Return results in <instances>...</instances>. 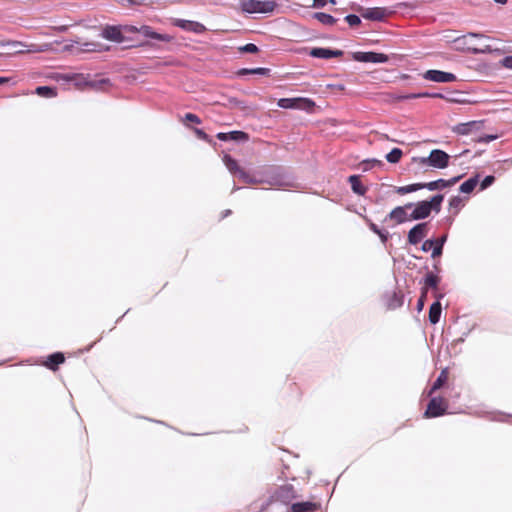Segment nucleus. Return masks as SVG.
<instances>
[{
	"instance_id": "1",
	"label": "nucleus",
	"mask_w": 512,
	"mask_h": 512,
	"mask_svg": "<svg viewBox=\"0 0 512 512\" xmlns=\"http://www.w3.org/2000/svg\"><path fill=\"white\" fill-rule=\"evenodd\" d=\"M443 195L438 194L433 196L430 200H423L419 201L417 203H413L412 206V220H422L431 214L432 210H435L436 213H438L441 209V204L443 202Z\"/></svg>"
},
{
	"instance_id": "2",
	"label": "nucleus",
	"mask_w": 512,
	"mask_h": 512,
	"mask_svg": "<svg viewBox=\"0 0 512 512\" xmlns=\"http://www.w3.org/2000/svg\"><path fill=\"white\" fill-rule=\"evenodd\" d=\"M239 6L247 14H269L276 8L274 0H239Z\"/></svg>"
},
{
	"instance_id": "3",
	"label": "nucleus",
	"mask_w": 512,
	"mask_h": 512,
	"mask_svg": "<svg viewBox=\"0 0 512 512\" xmlns=\"http://www.w3.org/2000/svg\"><path fill=\"white\" fill-rule=\"evenodd\" d=\"M223 162L226 168L233 174H237L239 178L247 184H258L262 183L263 180L256 179L253 176H250L246 171H244L237 163L235 159H233L230 155H224Z\"/></svg>"
},
{
	"instance_id": "4",
	"label": "nucleus",
	"mask_w": 512,
	"mask_h": 512,
	"mask_svg": "<svg viewBox=\"0 0 512 512\" xmlns=\"http://www.w3.org/2000/svg\"><path fill=\"white\" fill-rule=\"evenodd\" d=\"M449 155L439 149L432 150L428 157H422L419 162L422 165H429L433 168L444 169L448 166Z\"/></svg>"
},
{
	"instance_id": "5",
	"label": "nucleus",
	"mask_w": 512,
	"mask_h": 512,
	"mask_svg": "<svg viewBox=\"0 0 512 512\" xmlns=\"http://www.w3.org/2000/svg\"><path fill=\"white\" fill-rule=\"evenodd\" d=\"M278 106L283 109H299L310 111L315 103L309 98H282L278 100Z\"/></svg>"
},
{
	"instance_id": "6",
	"label": "nucleus",
	"mask_w": 512,
	"mask_h": 512,
	"mask_svg": "<svg viewBox=\"0 0 512 512\" xmlns=\"http://www.w3.org/2000/svg\"><path fill=\"white\" fill-rule=\"evenodd\" d=\"M75 87L77 88H85L90 87L95 90H103L109 85V80L106 78L101 79H88L87 77L83 75H75L72 78Z\"/></svg>"
},
{
	"instance_id": "7",
	"label": "nucleus",
	"mask_w": 512,
	"mask_h": 512,
	"mask_svg": "<svg viewBox=\"0 0 512 512\" xmlns=\"http://www.w3.org/2000/svg\"><path fill=\"white\" fill-rule=\"evenodd\" d=\"M413 203H408L403 206H397L391 210L388 214L387 219L394 222L395 224H402L408 221H413L411 213H408V210L411 209Z\"/></svg>"
},
{
	"instance_id": "8",
	"label": "nucleus",
	"mask_w": 512,
	"mask_h": 512,
	"mask_svg": "<svg viewBox=\"0 0 512 512\" xmlns=\"http://www.w3.org/2000/svg\"><path fill=\"white\" fill-rule=\"evenodd\" d=\"M447 407V402L443 398L434 397L430 400L424 416L426 418L441 416L446 412Z\"/></svg>"
},
{
	"instance_id": "9",
	"label": "nucleus",
	"mask_w": 512,
	"mask_h": 512,
	"mask_svg": "<svg viewBox=\"0 0 512 512\" xmlns=\"http://www.w3.org/2000/svg\"><path fill=\"white\" fill-rule=\"evenodd\" d=\"M0 47H7L10 50V53L13 54H22V53H33L38 52L37 46L34 44L27 45L20 41H1Z\"/></svg>"
},
{
	"instance_id": "10",
	"label": "nucleus",
	"mask_w": 512,
	"mask_h": 512,
	"mask_svg": "<svg viewBox=\"0 0 512 512\" xmlns=\"http://www.w3.org/2000/svg\"><path fill=\"white\" fill-rule=\"evenodd\" d=\"M423 78L437 83H450L457 79L453 73L440 70H428L423 74Z\"/></svg>"
},
{
	"instance_id": "11",
	"label": "nucleus",
	"mask_w": 512,
	"mask_h": 512,
	"mask_svg": "<svg viewBox=\"0 0 512 512\" xmlns=\"http://www.w3.org/2000/svg\"><path fill=\"white\" fill-rule=\"evenodd\" d=\"M353 58L364 63H385L388 61L387 55L375 52H356Z\"/></svg>"
},
{
	"instance_id": "12",
	"label": "nucleus",
	"mask_w": 512,
	"mask_h": 512,
	"mask_svg": "<svg viewBox=\"0 0 512 512\" xmlns=\"http://www.w3.org/2000/svg\"><path fill=\"white\" fill-rule=\"evenodd\" d=\"M173 25L195 34H201L205 31V27L203 24L191 21V20H185V19H174Z\"/></svg>"
},
{
	"instance_id": "13",
	"label": "nucleus",
	"mask_w": 512,
	"mask_h": 512,
	"mask_svg": "<svg viewBox=\"0 0 512 512\" xmlns=\"http://www.w3.org/2000/svg\"><path fill=\"white\" fill-rule=\"evenodd\" d=\"M428 233L426 223H419L415 225L408 233V241L412 245L418 244Z\"/></svg>"
},
{
	"instance_id": "14",
	"label": "nucleus",
	"mask_w": 512,
	"mask_h": 512,
	"mask_svg": "<svg viewBox=\"0 0 512 512\" xmlns=\"http://www.w3.org/2000/svg\"><path fill=\"white\" fill-rule=\"evenodd\" d=\"M138 33L145 38L155 39L158 41L169 42L171 37L166 34H160L155 32L150 26L142 25L138 29Z\"/></svg>"
},
{
	"instance_id": "15",
	"label": "nucleus",
	"mask_w": 512,
	"mask_h": 512,
	"mask_svg": "<svg viewBox=\"0 0 512 512\" xmlns=\"http://www.w3.org/2000/svg\"><path fill=\"white\" fill-rule=\"evenodd\" d=\"M309 54H310V56L315 57V58L330 59V58L341 56L342 51L331 50L328 48H313Z\"/></svg>"
},
{
	"instance_id": "16",
	"label": "nucleus",
	"mask_w": 512,
	"mask_h": 512,
	"mask_svg": "<svg viewBox=\"0 0 512 512\" xmlns=\"http://www.w3.org/2000/svg\"><path fill=\"white\" fill-rule=\"evenodd\" d=\"M459 179H460V177H455V178H453L451 180L439 179V180L428 182V183H422V186H423V189L426 188V189H428L430 191H434V190H439V189H443L445 187L452 186Z\"/></svg>"
},
{
	"instance_id": "17",
	"label": "nucleus",
	"mask_w": 512,
	"mask_h": 512,
	"mask_svg": "<svg viewBox=\"0 0 512 512\" xmlns=\"http://www.w3.org/2000/svg\"><path fill=\"white\" fill-rule=\"evenodd\" d=\"M481 126V122L471 121L467 123H461L454 127L453 131L460 135H468L474 129H478Z\"/></svg>"
},
{
	"instance_id": "18",
	"label": "nucleus",
	"mask_w": 512,
	"mask_h": 512,
	"mask_svg": "<svg viewBox=\"0 0 512 512\" xmlns=\"http://www.w3.org/2000/svg\"><path fill=\"white\" fill-rule=\"evenodd\" d=\"M217 138L222 141H245L248 137L246 133L242 131H232L229 133H218Z\"/></svg>"
},
{
	"instance_id": "19",
	"label": "nucleus",
	"mask_w": 512,
	"mask_h": 512,
	"mask_svg": "<svg viewBox=\"0 0 512 512\" xmlns=\"http://www.w3.org/2000/svg\"><path fill=\"white\" fill-rule=\"evenodd\" d=\"M317 509V505L313 502H299L291 506L292 512H313Z\"/></svg>"
},
{
	"instance_id": "20",
	"label": "nucleus",
	"mask_w": 512,
	"mask_h": 512,
	"mask_svg": "<svg viewBox=\"0 0 512 512\" xmlns=\"http://www.w3.org/2000/svg\"><path fill=\"white\" fill-rule=\"evenodd\" d=\"M65 360L64 355L62 353H54L47 358V361L44 363L46 367L52 370H56L57 366L63 363Z\"/></svg>"
},
{
	"instance_id": "21",
	"label": "nucleus",
	"mask_w": 512,
	"mask_h": 512,
	"mask_svg": "<svg viewBox=\"0 0 512 512\" xmlns=\"http://www.w3.org/2000/svg\"><path fill=\"white\" fill-rule=\"evenodd\" d=\"M442 307L439 301L434 302L429 309V320L432 324H436L440 320Z\"/></svg>"
},
{
	"instance_id": "22",
	"label": "nucleus",
	"mask_w": 512,
	"mask_h": 512,
	"mask_svg": "<svg viewBox=\"0 0 512 512\" xmlns=\"http://www.w3.org/2000/svg\"><path fill=\"white\" fill-rule=\"evenodd\" d=\"M104 38L112 41L120 42L122 40V33L121 30L117 27H107L103 31Z\"/></svg>"
},
{
	"instance_id": "23",
	"label": "nucleus",
	"mask_w": 512,
	"mask_h": 512,
	"mask_svg": "<svg viewBox=\"0 0 512 512\" xmlns=\"http://www.w3.org/2000/svg\"><path fill=\"white\" fill-rule=\"evenodd\" d=\"M423 189L422 183H414L406 186L395 188V192L399 195H405Z\"/></svg>"
},
{
	"instance_id": "24",
	"label": "nucleus",
	"mask_w": 512,
	"mask_h": 512,
	"mask_svg": "<svg viewBox=\"0 0 512 512\" xmlns=\"http://www.w3.org/2000/svg\"><path fill=\"white\" fill-rule=\"evenodd\" d=\"M362 16L365 18V19H370V20H381L384 16V12L382 9L380 8H372V9H368L366 10Z\"/></svg>"
},
{
	"instance_id": "25",
	"label": "nucleus",
	"mask_w": 512,
	"mask_h": 512,
	"mask_svg": "<svg viewBox=\"0 0 512 512\" xmlns=\"http://www.w3.org/2000/svg\"><path fill=\"white\" fill-rule=\"evenodd\" d=\"M478 184V176L472 177L460 185V191L462 193H470L474 190Z\"/></svg>"
},
{
	"instance_id": "26",
	"label": "nucleus",
	"mask_w": 512,
	"mask_h": 512,
	"mask_svg": "<svg viewBox=\"0 0 512 512\" xmlns=\"http://www.w3.org/2000/svg\"><path fill=\"white\" fill-rule=\"evenodd\" d=\"M349 182L351 184L352 190L359 194L363 195L365 193V188L359 181V178L355 175L349 177Z\"/></svg>"
},
{
	"instance_id": "27",
	"label": "nucleus",
	"mask_w": 512,
	"mask_h": 512,
	"mask_svg": "<svg viewBox=\"0 0 512 512\" xmlns=\"http://www.w3.org/2000/svg\"><path fill=\"white\" fill-rule=\"evenodd\" d=\"M447 378H448V372H447L446 369H444V370L441 371V373L438 376L437 380L435 381V383L433 384L432 388L430 389L429 395H431L434 391L439 389L447 381Z\"/></svg>"
},
{
	"instance_id": "28",
	"label": "nucleus",
	"mask_w": 512,
	"mask_h": 512,
	"mask_svg": "<svg viewBox=\"0 0 512 512\" xmlns=\"http://www.w3.org/2000/svg\"><path fill=\"white\" fill-rule=\"evenodd\" d=\"M295 497L292 486L286 485L283 486L279 492V498L283 501H288Z\"/></svg>"
},
{
	"instance_id": "29",
	"label": "nucleus",
	"mask_w": 512,
	"mask_h": 512,
	"mask_svg": "<svg viewBox=\"0 0 512 512\" xmlns=\"http://www.w3.org/2000/svg\"><path fill=\"white\" fill-rule=\"evenodd\" d=\"M268 73H269V69L262 68V67L253 68V69L244 68L238 72L239 75H245V74L267 75Z\"/></svg>"
},
{
	"instance_id": "30",
	"label": "nucleus",
	"mask_w": 512,
	"mask_h": 512,
	"mask_svg": "<svg viewBox=\"0 0 512 512\" xmlns=\"http://www.w3.org/2000/svg\"><path fill=\"white\" fill-rule=\"evenodd\" d=\"M402 154L403 153L399 148H394L386 155V159L390 163H398L402 157Z\"/></svg>"
},
{
	"instance_id": "31",
	"label": "nucleus",
	"mask_w": 512,
	"mask_h": 512,
	"mask_svg": "<svg viewBox=\"0 0 512 512\" xmlns=\"http://www.w3.org/2000/svg\"><path fill=\"white\" fill-rule=\"evenodd\" d=\"M314 18L325 25H332L335 22V19L331 15L322 12L315 13Z\"/></svg>"
},
{
	"instance_id": "32",
	"label": "nucleus",
	"mask_w": 512,
	"mask_h": 512,
	"mask_svg": "<svg viewBox=\"0 0 512 512\" xmlns=\"http://www.w3.org/2000/svg\"><path fill=\"white\" fill-rule=\"evenodd\" d=\"M36 93L43 97H54L56 95L53 88L48 86H40L36 89Z\"/></svg>"
},
{
	"instance_id": "33",
	"label": "nucleus",
	"mask_w": 512,
	"mask_h": 512,
	"mask_svg": "<svg viewBox=\"0 0 512 512\" xmlns=\"http://www.w3.org/2000/svg\"><path fill=\"white\" fill-rule=\"evenodd\" d=\"M449 206L451 209H455V213H458L459 210L461 209L462 207V200L460 197H453L450 202H449Z\"/></svg>"
},
{
	"instance_id": "34",
	"label": "nucleus",
	"mask_w": 512,
	"mask_h": 512,
	"mask_svg": "<svg viewBox=\"0 0 512 512\" xmlns=\"http://www.w3.org/2000/svg\"><path fill=\"white\" fill-rule=\"evenodd\" d=\"M438 282H439L438 277L433 274H429L425 279L426 286H429L432 288H436L438 285Z\"/></svg>"
},
{
	"instance_id": "35",
	"label": "nucleus",
	"mask_w": 512,
	"mask_h": 512,
	"mask_svg": "<svg viewBox=\"0 0 512 512\" xmlns=\"http://www.w3.org/2000/svg\"><path fill=\"white\" fill-rule=\"evenodd\" d=\"M363 165V170H368L374 166H380L382 165V162L379 161V160H376V159H372V160H366L362 163Z\"/></svg>"
},
{
	"instance_id": "36",
	"label": "nucleus",
	"mask_w": 512,
	"mask_h": 512,
	"mask_svg": "<svg viewBox=\"0 0 512 512\" xmlns=\"http://www.w3.org/2000/svg\"><path fill=\"white\" fill-rule=\"evenodd\" d=\"M239 50L241 52H246V53H256V52H258V47L253 43H249V44H246V45L240 47Z\"/></svg>"
},
{
	"instance_id": "37",
	"label": "nucleus",
	"mask_w": 512,
	"mask_h": 512,
	"mask_svg": "<svg viewBox=\"0 0 512 512\" xmlns=\"http://www.w3.org/2000/svg\"><path fill=\"white\" fill-rule=\"evenodd\" d=\"M494 180H495L494 176H491V175L486 176L480 184L481 190H484V189L488 188L490 185H492Z\"/></svg>"
},
{
	"instance_id": "38",
	"label": "nucleus",
	"mask_w": 512,
	"mask_h": 512,
	"mask_svg": "<svg viewBox=\"0 0 512 512\" xmlns=\"http://www.w3.org/2000/svg\"><path fill=\"white\" fill-rule=\"evenodd\" d=\"M345 19L350 26H357L361 22L357 15H348Z\"/></svg>"
},
{
	"instance_id": "39",
	"label": "nucleus",
	"mask_w": 512,
	"mask_h": 512,
	"mask_svg": "<svg viewBox=\"0 0 512 512\" xmlns=\"http://www.w3.org/2000/svg\"><path fill=\"white\" fill-rule=\"evenodd\" d=\"M434 245H435L434 240H432V239H428V240L424 241V243L422 244L421 249H422L424 252H428L430 249H432V247H433Z\"/></svg>"
},
{
	"instance_id": "40",
	"label": "nucleus",
	"mask_w": 512,
	"mask_h": 512,
	"mask_svg": "<svg viewBox=\"0 0 512 512\" xmlns=\"http://www.w3.org/2000/svg\"><path fill=\"white\" fill-rule=\"evenodd\" d=\"M442 249L443 247L440 246V245H437L435 244L433 247H432V257L433 258H437V257H440L441 254H442Z\"/></svg>"
},
{
	"instance_id": "41",
	"label": "nucleus",
	"mask_w": 512,
	"mask_h": 512,
	"mask_svg": "<svg viewBox=\"0 0 512 512\" xmlns=\"http://www.w3.org/2000/svg\"><path fill=\"white\" fill-rule=\"evenodd\" d=\"M328 2L335 3L334 0H313V6L317 8L324 7Z\"/></svg>"
},
{
	"instance_id": "42",
	"label": "nucleus",
	"mask_w": 512,
	"mask_h": 512,
	"mask_svg": "<svg viewBox=\"0 0 512 512\" xmlns=\"http://www.w3.org/2000/svg\"><path fill=\"white\" fill-rule=\"evenodd\" d=\"M185 119L190 121V122H193V123H197V124L200 123V119L198 118V116L195 115V114H192V113H187L185 115Z\"/></svg>"
},
{
	"instance_id": "43",
	"label": "nucleus",
	"mask_w": 512,
	"mask_h": 512,
	"mask_svg": "<svg viewBox=\"0 0 512 512\" xmlns=\"http://www.w3.org/2000/svg\"><path fill=\"white\" fill-rule=\"evenodd\" d=\"M138 29H139V27L134 26V25H126L123 27V31L125 33H134V32L138 33Z\"/></svg>"
},
{
	"instance_id": "44",
	"label": "nucleus",
	"mask_w": 512,
	"mask_h": 512,
	"mask_svg": "<svg viewBox=\"0 0 512 512\" xmlns=\"http://www.w3.org/2000/svg\"><path fill=\"white\" fill-rule=\"evenodd\" d=\"M426 96H429L428 93H418V94H406L405 95V99H416V98H421V97H426Z\"/></svg>"
},
{
	"instance_id": "45",
	"label": "nucleus",
	"mask_w": 512,
	"mask_h": 512,
	"mask_svg": "<svg viewBox=\"0 0 512 512\" xmlns=\"http://www.w3.org/2000/svg\"><path fill=\"white\" fill-rule=\"evenodd\" d=\"M502 65L508 69H512V56L505 57L502 60Z\"/></svg>"
},
{
	"instance_id": "46",
	"label": "nucleus",
	"mask_w": 512,
	"mask_h": 512,
	"mask_svg": "<svg viewBox=\"0 0 512 512\" xmlns=\"http://www.w3.org/2000/svg\"><path fill=\"white\" fill-rule=\"evenodd\" d=\"M447 240V235H443L441 238L437 239L435 242V244L437 245H440L443 247L444 243L446 242Z\"/></svg>"
},
{
	"instance_id": "47",
	"label": "nucleus",
	"mask_w": 512,
	"mask_h": 512,
	"mask_svg": "<svg viewBox=\"0 0 512 512\" xmlns=\"http://www.w3.org/2000/svg\"><path fill=\"white\" fill-rule=\"evenodd\" d=\"M426 295V291H424L422 293V296L420 297L419 301H418V309L421 310L424 306V297Z\"/></svg>"
},
{
	"instance_id": "48",
	"label": "nucleus",
	"mask_w": 512,
	"mask_h": 512,
	"mask_svg": "<svg viewBox=\"0 0 512 512\" xmlns=\"http://www.w3.org/2000/svg\"><path fill=\"white\" fill-rule=\"evenodd\" d=\"M369 227H370V229H371L374 233H376V234H380V229H379V228L377 227V225H376V224H374L373 222H370V223H369Z\"/></svg>"
},
{
	"instance_id": "49",
	"label": "nucleus",
	"mask_w": 512,
	"mask_h": 512,
	"mask_svg": "<svg viewBox=\"0 0 512 512\" xmlns=\"http://www.w3.org/2000/svg\"><path fill=\"white\" fill-rule=\"evenodd\" d=\"M496 138H497V136H496V135H487V136H486V137H484L482 140H483L484 142H490V141L495 140Z\"/></svg>"
},
{
	"instance_id": "50",
	"label": "nucleus",
	"mask_w": 512,
	"mask_h": 512,
	"mask_svg": "<svg viewBox=\"0 0 512 512\" xmlns=\"http://www.w3.org/2000/svg\"><path fill=\"white\" fill-rule=\"evenodd\" d=\"M377 235L381 238L382 242H385L387 240V234L385 232L380 230V234Z\"/></svg>"
},
{
	"instance_id": "51",
	"label": "nucleus",
	"mask_w": 512,
	"mask_h": 512,
	"mask_svg": "<svg viewBox=\"0 0 512 512\" xmlns=\"http://www.w3.org/2000/svg\"><path fill=\"white\" fill-rule=\"evenodd\" d=\"M10 81V78L8 77H0V85L8 83Z\"/></svg>"
},
{
	"instance_id": "52",
	"label": "nucleus",
	"mask_w": 512,
	"mask_h": 512,
	"mask_svg": "<svg viewBox=\"0 0 512 512\" xmlns=\"http://www.w3.org/2000/svg\"><path fill=\"white\" fill-rule=\"evenodd\" d=\"M453 101H454V102H457V103H468V101L463 100V99H460V98L453 99Z\"/></svg>"
},
{
	"instance_id": "53",
	"label": "nucleus",
	"mask_w": 512,
	"mask_h": 512,
	"mask_svg": "<svg viewBox=\"0 0 512 512\" xmlns=\"http://www.w3.org/2000/svg\"><path fill=\"white\" fill-rule=\"evenodd\" d=\"M270 185H280V182L275 180V181H271L269 182Z\"/></svg>"
},
{
	"instance_id": "54",
	"label": "nucleus",
	"mask_w": 512,
	"mask_h": 512,
	"mask_svg": "<svg viewBox=\"0 0 512 512\" xmlns=\"http://www.w3.org/2000/svg\"><path fill=\"white\" fill-rule=\"evenodd\" d=\"M496 3L505 4L507 0H494Z\"/></svg>"
},
{
	"instance_id": "55",
	"label": "nucleus",
	"mask_w": 512,
	"mask_h": 512,
	"mask_svg": "<svg viewBox=\"0 0 512 512\" xmlns=\"http://www.w3.org/2000/svg\"><path fill=\"white\" fill-rule=\"evenodd\" d=\"M397 99H398V100H406V99H405V95H399V96H397Z\"/></svg>"
},
{
	"instance_id": "56",
	"label": "nucleus",
	"mask_w": 512,
	"mask_h": 512,
	"mask_svg": "<svg viewBox=\"0 0 512 512\" xmlns=\"http://www.w3.org/2000/svg\"><path fill=\"white\" fill-rule=\"evenodd\" d=\"M397 306H401V302H398L396 305H391V307L395 308Z\"/></svg>"
},
{
	"instance_id": "57",
	"label": "nucleus",
	"mask_w": 512,
	"mask_h": 512,
	"mask_svg": "<svg viewBox=\"0 0 512 512\" xmlns=\"http://www.w3.org/2000/svg\"><path fill=\"white\" fill-rule=\"evenodd\" d=\"M435 97H443L441 94H435Z\"/></svg>"
}]
</instances>
